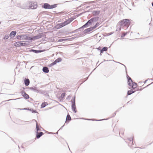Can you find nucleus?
Instances as JSON below:
<instances>
[{"mask_svg":"<svg viewBox=\"0 0 153 153\" xmlns=\"http://www.w3.org/2000/svg\"><path fill=\"white\" fill-rule=\"evenodd\" d=\"M101 53H100V55H101Z\"/></svg>","mask_w":153,"mask_h":153,"instance_id":"nucleus-54","label":"nucleus"},{"mask_svg":"<svg viewBox=\"0 0 153 153\" xmlns=\"http://www.w3.org/2000/svg\"><path fill=\"white\" fill-rule=\"evenodd\" d=\"M20 109L21 110V109H25H25H27L26 108H24V109Z\"/></svg>","mask_w":153,"mask_h":153,"instance_id":"nucleus-48","label":"nucleus"},{"mask_svg":"<svg viewBox=\"0 0 153 153\" xmlns=\"http://www.w3.org/2000/svg\"><path fill=\"white\" fill-rule=\"evenodd\" d=\"M75 95L74 97V98L73 100H71V103H72V105L71 107L72 110L75 112L76 113V107L75 106Z\"/></svg>","mask_w":153,"mask_h":153,"instance_id":"nucleus-3","label":"nucleus"},{"mask_svg":"<svg viewBox=\"0 0 153 153\" xmlns=\"http://www.w3.org/2000/svg\"><path fill=\"white\" fill-rule=\"evenodd\" d=\"M87 22L90 26L93 23L91 19L89 20Z\"/></svg>","mask_w":153,"mask_h":153,"instance_id":"nucleus-30","label":"nucleus"},{"mask_svg":"<svg viewBox=\"0 0 153 153\" xmlns=\"http://www.w3.org/2000/svg\"><path fill=\"white\" fill-rule=\"evenodd\" d=\"M100 25V23L98 22H97L96 24L95 25L92 27L93 28V29H94L98 27Z\"/></svg>","mask_w":153,"mask_h":153,"instance_id":"nucleus-28","label":"nucleus"},{"mask_svg":"<svg viewBox=\"0 0 153 153\" xmlns=\"http://www.w3.org/2000/svg\"><path fill=\"white\" fill-rule=\"evenodd\" d=\"M50 5L48 4L45 3L44 4L42 7L45 9H50Z\"/></svg>","mask_w":153,"mask_h":153,"instance_id":"nucleus-11","label":"nucleus"},{"mask_svg":"<svg viewBox=\"0 0 153 153\" xmlns=\"http://www.w3.org/2000/svg\"><path fill=\"white\" fill-rule=\"evenodd\" d=\"M128 140L130 141H131L132 140H133V138H131L128 139Z\"/></svg>","mask_w":153,"mask_h":153,"instance_id":"nucleus-43","label":"nucleus"},{"mask_svg":"<svg viewBox=\"0 0 153 153\" xmlns=\"http://www.w3.org/2000/svg\"><path fill=\"white\" fill-rule=\"evenodd\" d=\"M121 26H120V25H119V23H118V24L117 25V27H117L116 29V31H120L121 30Z\"/></svg>","mask_w":153,"mask_h":153,"instance_id":"nucleus-27","label":"nucleus"},{"mask_svg":"<svg viewBox=\"0 0 153 153\" xmlns=\"http://www.w3.org/2000/svg\"><path fill=\"white\" fill-rule=\"evenodd\" d=\"M116 114L115 113H114V116H115L116 115Z\"/></svg>","mask_w":153,"mask_h":153,"instance_id":"nucleus-49","label":"nucleus"},{"mask_svg":"<svg viewBox=\"0 0 153 153\" xmlns=\"http://www.w3.org/2000/svg\"><path fill=\"white\" fill-rule=\"evenodd\" d=\"M16 32L15 31H12L10 34V37H13L15 36L16 34Z\"/></svg>","mask_w":153,"mask_h":153,"instance_id":"nucleus-13","label":"nucleus"},{"mask_svg":"<svg viewBox=\"0 0 153 153\" xmlns=\"http://www.w3.org/2000/svg\"><path fill=\"white\" fill-rule=\"evenodd\" d=\"M30 111H31L33 113H36V111L35 110H33V109H30Z\"/></svg>","mask_w":153,"mask_h":153,"instance_id":"nucleus-38","label":"nucleus"},{"mask_svg":"<svg viewBox=\"0 0 153 153\" xmlns=\"http://www.w3.org/2000/svg\"><path fill=\"white\" fill-rule=\"evenodd\" d=\"M45 102L44 103H42L41 105V108H44L46 106V105L45 104Z\"/></svg>","mask_w":153,"mask_h":153,"instance_id":"nucleus-34","label":"nucleus"},{"mask_svg":"<svg viewBox=\"0 0 153 153\" xmlns=\"http://www.w3.org/2000/svg\"><path fill=\"white\" fill-rule=\"evenodd\" d=\"M93 14L95 16H97L99 15L100 13V11H94L93 12Z\"/></svg>","mask_w":153,"mask_h":153,"instance_id":"nucleus-17","label":"nucleus"},{"mask_svg":"<svg viewBox=\"0 0 153 153\" xmlns=\"http://www.w3.org/2000/svg\"><path fill=\"white\" fill-rule=\"evenodd\" d=\"M21 38L22 40L25 39V38L26 35H21Z\"/></svg>","mask_w":153,"mask_h":153,"instance_id":"nucleus-31","label":"nucleus"},{"mask_svg":"<svg viewBox=\"0 0 153 153\" xmlns=\"http://www.w3.org/2000/svg\"><path fill=\"white\" fill-rule=\"evenodd\" d=\"M90 26L88 23L87 22L85 25H83V27H85V28L88 27Z\"/></svg>","mask_w":153,"mask_h":153,"instance_id":"nucleus-32","label":"nucleus"},{"mask_svg":"<svg viewBox=\"0 0 153 153\" xmlns=\"http://www.w3.org/2000/svg\"><path fill=\"white\" fill-rule=\"evenodd\" d=\"M69 19L70 20V21H71V22L72 21L74 20V19L73 18H71Z\"/></svg>","mask_w":153,"mask_h":153,"instance_id":"nucleus-42","label":"nucleus"},{"mask_svg":"<svg viewBox=\"0 0 153 153\" xmlns=\"http://www.w3.org/2000/svg\"><path fill=\"white\" fill-rule=\"evenodd\" d=\"M105 120V119H102V120H96L97 121H101L102 120Z\"/></svg>","mask_w":153,"mask_h":153,"instance_id":"nucleus-46","label":"nucleus"},{"mask_svg":"<svg viewBox=\"0 0 153 153\" xmlns=\"http://www.w3.org/2000/svg\"><path fill=\"white\" fill-rule=\"evenodd\" d=\"M65 22L66 25H67L71 22V21H70V20L69 19L66 21H65Z\"/></svg>","mask_w":153,"mask_h":153,"instance_id":"nucleus-29","label":"nucleus"},{"mask_svg":"<svg viewBox=\"0 0 153 153\" xmlns=\"http://www.w3.org/2000/svg\"><path fill=\"white\" fill-rule=\"evenodd\" d=\"M62 61L61 58L59 57L57 59H56L54 61V62L55 64H56V63L59 62H61Z\"/></svg>","mask_w":153,"mask_h":153,"instance_id":"nucleus-20","label":"nucleus"},{"mask_svg":"<svg viewBox=\"0 0 153 153\" xmlns=\"http://www.w3.org/2000/svg\"><path fill=\"white\" fill-rule=\"evenodd\" d=\"M112 33H108V35H111V34H112Z\"/></svg>","mask_w":153,"mask_h":153,"instance_id":"nucleus-45","label":"nucleus"},{"mask_svg":"<svg viewBox=\"0 0 153 153\" xmlns=\"http://www.w3.org/2000/svg\"><path fill=\"white\" fill-rule=\"evenodd\" d=\"M21 41L17 42L14 43V45L16 47L21 46Z\"/></svg>","mask_w":153,"mask_h":153,"instance_id":"nucleus-15","label":"nucleus"},{"mask_svg":"<svg viewBox=\"0 0 153 153\" xmlns=\"http://www.w3.org/2000/svg\"><path fill=\"white\" fill-rule=\"evenodd\" d=\"M65 95V93H62L61 95V97L62 98H63L64 97Z\"/></svg>","mask_w":153,"mask_h":153,"instance_id":"nucleus-35","label":"nucleus"},{"mask_svg":"<svg viewBox=\"0 0 153 153\" xmlns=\"http://www.w3.org/2000/svg\"><path fill=\"white\" fill-rule=\"evenodd\" d=\"M127 78L128 79V85L130 86H131L132 88L134 89L137 86V84L135 82H133L131 77L127 75Z\"/></svg>","mask_w":153,"mask_h":153,"instance_id":"nucleus-2","label":"nucleus"},{"mask_svg":"<svg viewBox=\"0 0 153 153\" xmlns=\"http://www.w3.org/2000/svg\"><path fill=\"white\" fill-rule=\"evenodd\" d=\"M21 46H25L28 45V43L25 42L24 41H21Z\"/></svg>","mask_w":153,"mask_h":153,"instance_id":"nucleus-21","label":"nucleus"},{"mask_svg":"<svg viewBox=\"0 0 153 153\" xmlns=\"http://www.w3.org/2000/svg\"><path fill=\"white\" fill-rule=\"evenodd\" d=\"M70 97H71V96H69H69H68V98H67H67H70Z\"/></svg>","mask_w":153,"mask_h":153,"instance_id":"nucleus-47","label":"nucleus"},{"mask_svg":"<svg viewBox=\"0 0 153 153\" xmlns=\"http://www.w3.org/2000/svg\"><path fill=\"white\" fill-rule=\"evenodd\" d=\"M57 4H54L51 5H50V9L55 8L57 7Z\"/></svg>","mask_w":153,"mask_h":153,"instance_id":"nucleus-24","label":"nucleus"},{"mask_svg":"<svg viewBox=\"0 0 153 153\" xmlns=\"http://www.w3.org/2000/svg\"><path fill=\"white\" fill-rule=\"evenodd\" d=\"M9 38V36L8 35H6L5 36L4 38V39H7Z\"/></svg>","mask_w":153,"mask_h":153,"instance_id":"nucleus-37","label":"nucleus"},{"mask_svg":"<svg viewBox=\"0 0 153 153\" xmlns=\"http://www.w3.org/2000/svg\"><path fill=\"white\" fill-rule=\"evenodd\" d=\"M85 28V27H83V25L82 27H80L79 28V29H78L76 30H79V29H82V28Z\"/></svg>","mask_w":153,"mask_h":153,"instance_id":"nucleus-41","label":"nucleus"},{"mask_svg":"<svg viewBox=\"0 0 153 153\" xmlns=\"http://www.w3.org/2000/svg\"><path fill=\"white\" fill-rule=\"evenodd\" d=\"M99 17H94V18H91V19L92 20V22L93 23L94 22H97L98 20Z\"/></svg>","mask_w":153,"mask_h":153,"instance_id":"nucleus-16","label":"nucleus"},{"mask_svg":"<svg viewBox=\"0 0 153 153\" xmlns=\"http://www.w3.org/2000/svg\"><path fill=\"white\" fill-rule=\"evenodd\" d=\"M65 40V39H59L58 41L59 42H63V41H64Z\"/></svg>","mask_w":153,"mask_h":153,"instance_id":"nucleus-40","label":"nucleus"},{"mask_svg":"<svg viewBox=\"0 0 153 153\" xmlns=\"http://www.w3.org/2000/svg\"><path fill=\"white\" fill-rule=\"evenodd\" d=\"M37 5L35 2H31L30 3L29 8L32 9H34L36 8Z\"/></svg>","mask_w":153,"mask_h":153,"instance_id":"nucleus-4","label":"nucleus"},{"mask_svg":"<svg viewBox=\"0 0 153 153\" xmlns=\"http://www.w3.org/2000/svg\"><path fill=\"white\" fill-rule=\"evenodd\" d=\"M15 99H10V100H7L6 101H10V100H15Z\"/></svg>","mask_w":153,"mask_h":153,"instance_id":"nucleus-44","label":"nucleus"},{"mask_svg":"<svg viewBox=\"0 0 153 153\" xmlns=\"http://www.w3.org/2000/svg\"><path fill=\"white\" fill-rule=\"evenodd\" d=\"M130 24V22L129 19H123L119 22V25L120 26L123 25L124 26H126L128 27Z\"/></svg>","mask_w":153,"mask_h":153,"instance_id":"nucleus-1","label":"nucleus"},{"mask_svg":"<svg viewBox=\"0 0 153 153\" xmlns=\"http://www.w3.org/2000/svg\"><path fill=\"white\" fill-rule=\"evenodd\" d=\"M71 120V118L69 114H68L67 116L66 120L65 123H66L67 121H70Z\"/></svg>","mask_w":153,"mask_h":153,"instance_id":"nucleus-22","label":"nucleus"},{"mask_svg":"<svg viewBox=\"0 0 153 153\" xmlns=\"http://www.w3.org/2000/svg\"><path fill=\"white\" fill-rule=\"evenodd\" d=\"M146 81H147V80H146V81H145V82H144V83L146 82Z\"/></svg>","mask_w":153,"mask_h":153,"instance_id":"nucleus-53","label":"nucleus"},{"mask_svg":"<svg viewBox=\"0 0 153 153\" xmlns=\"http://www.w3.org/2000/svg\"><path fill=\"white\" fill-rule=\"evenodd\" d=\"M21 35H20L17 36L16 38L18 39H21Z\"/></svg>","mask_w":153,"mask_h":153,"instance_id":"nucleus-36","label":"nucleus"},{"mask_svg":"<svg viewBox=\"0 0 153 153\" xmlns=\"http://www.w3.org/2000/svg\"><path fill=\"white\" fill-rule=\"evenodd\" d=\"M86 120H91V119H87Z\"/></svg>","mask_w":153,"mask_h":153,"instance_id":"nucleus-50","label":"nucleus"},{"mask_svg":"<svg viewBox=\"0 0 153 153\" xmlns=\"http://www.w3.org/2000/svg\"><path fill=\"white\" fill-rule=\"evenodd\" d=\"M30 51L33 52L35 53H40L41 52V51L40 50H36L34 49H31L30 50Z\"/></svg>","mask_w":153,"mask_h":153,"instance_id":"nucleus-19","label":"nucleus"},{"mask_svg":"<svg viewBox=\"0 0 153 153\" xmlns=\"http://www.w3.org/2000/svg\"><path fill=\"white\" fill-rule=\"evenodd\" d=\"M152 6L153 7V2L152 3Z\"/></svg>","mask_w":153,"mask_h":153,"instance_id":"nucleus-51","label":"nucleus"},{"mask_svg":"<svg viewBox=\"0 0 153 153\" xmlns=\"http://www.w3.org/2000/svg\"><path fill=\"white\" fill-rule=\"evenodd\" d=\"M35 121H36V129L37 132H38V131H40V128H39V126L38 125L37 122V121L36 120H35Z\"/></svg>","mask_w":153,"mask_h":153,"instance_id":"nucleus-23","label":"nucleus"},{"mask_svg":"<svg viewBox=\"0 0 153 153\" xmlns=\"http://www.w3.org/2000/svg\"><path fill=\"white\" fill-rule=\"evenodd\" d=\"M42 34H39L38 35L36 36H35L32 37V40H34L36 39H37L41 38L42 37Z\"/></svg>","mask_w":153,"mask_h":153,"instance_id":"nucleus-6","label":"nucleus"},{"mask_svg":"<svg viewBox=\"0 0 153 153\" xmlns=\"http://www.w3.org/2000/svg\"><path fill=\"white\" fill-rule=\"evenodd\" d=\"M93 30H94L93 28L92 27H91L89 28L86 29L84 30L83 31V33L85 34H87L90 31H92Z\"/></svg>","mask_w":153,"mask_h":153,"instance_id":"nucleus-8","label":"nucleus"},{"mask_svg":"<svg viewBox=\"0 0 153 153\" xmlns=\"http://www.w3.org/2000/svg\"><path fill=\"white\" fill-rule=\"evenodd\" d=\"M56 64H55V63H54V62H52V63H51V64L50 65V66H53V65H55Z\"/></svg>","mask_w":153,"mask_h":153,"instance_id":"nucleus-39","label":"nucleus"},{"mask_svg":"<svg viewBox=\"0 0 153 153\" xmlns=\"http://www.w3.org/2000/svg\"><path fill=\"white\" fill-rule=\"evenodd\" d=\"M108 48L106 47H103L101 50H100V53H103V51H106L108 50Z\"/></svg>","mask_w":153,"mask_h":153,"instance_id":"nucleus-18","label":"nucleus"},{"mask_svg":"<svg viewBox=\"0 0 153 153\" xmlns=\"http://www.w3.org/2000/svg\"><path fill=\"white\" fill-rule=\"evenodd\" d=\"M22 95L23 96L25 99H27L29 98V95L27 94L24 91H22L21 92Z\"/></svg>","mask_w":153,"mask_h":153,"instance_id":"nucleus-9","label":"nucleus"},{"mask_svg":"<svg viewBox=\"0 0 153 153\" xmlns=\"http://www.w3.org/2000/svg\"><path fill=\"white\" fill-rule=\"evenodd\" d=\"M43 134V133L42 132H36V137L38 139Z\"/></svg>","mask_w":153,"mask_h":153,"instance_id":"nucleus-10","label":"nucleus"},{"mask_svg":"<svg viewBox=\"0 0 153 153\" xmlns=\"http://www.w3.org/2000/svg\"><path fill=\"white\" fill-rule=\"evenodd\" d=\"M134 91H131V90H129L127 92V94L128 95H130L131 94L133 93H134Z\"/></svg>","mask_w":153,"mask_h":153,"instance_id":"nucleus-25","label":"nucleus"},{"mask_svg":"<svg viewBox=\"0 0 153 153\" xmlns=\"http://www.w3.org/2000/svg\"><path fill=\"white\" fill-rule=\"evenodd\" d=\"M127 33H123L121 37L123 38L127 34Z\"/></svg>","mask_w":153,"mask_h":153,"instance_id":"nucleus-33","label":"nucleus"},{"mask_svg":"<svg viewBox=\"0 0 153 153\" xmlns=\"http://www.w3.org/2000/svg\"><path fill=\"white\" fill-rule=\"evenodd\" d=\"M24 83L26 86H28L30 83L29 80L28 79H25L24 80Z\"/></svg>","mask_w":153,"mask_h":153,"instance_id":"nucleus-12","label":"nucleus"},{"mask_svg":"<svg viewBox=\"0 0 153 153\" xmlns=\"http://www.w3.org/2000/svg\"><path fill=\"white\" fill-rule=\"evenodd\" d=\"M1 22H0V25L1 24Z\"/></svg>","mask_w":153,"mask_h":153,"instance_id":"nucleus-55","label":"nucleus"},{"mask_svg":"<svg viewBox=\"0 0 153 153\" xmlns=\"http://www.w3.org/2000/svg\"><path fill=\"white\" fill-rule=\"evenodd\" d=\"M29 89L32 90H33V91H34V92L37 93H39L41 92V91L39 90L36 87H31L29 88Z\"/></svg>","mask_w":153,"mask_h":153,"instance_id":"nucleus-5","label":"nucleus"},{"mask_svg":"<svg viewBox=\"0 0 153 153\" xmlns=\"http://www.w3.org/2000/svg\"><path fill=\"white\" fill-rule=\"evenodd\" d=\"M32 37H28L26 35L25 38V39L26 40H32Z\"/></svg>","mask_w":153,"mask_h":153,"instance_id":"nucleus-26","label":"nucleus"},{"mask_svg":"<svg viewBox=\"0 0 153 153\" xmlns=\"http://www.w3.org/2000/svg\"><path fill=\"white\" fill-rule=\"evenodd\" d=\"M65 25H66L65 22L63 23L57 24L56 26V27L57 29L61 28Z\"/></svg>","mask_w":153,"mask_h":153,"instance_id":"nucleus-7","label":"nucleus"},{"mask_svg":"<svg viewBox=\"0 0 153 153\" xmlns=\"http://www.w3.org/2000/svg\"><path fill=\"white\" fill-rule=\"evenodd\" d=\"M64 126H64H62V127L60 128V129H61V128H62V127H63V126Z\"/></svg>","mask_w":153,"mask_h":153,"instance_id":"nucleus-52","label":"nucleus"},{"mask_svg":"<svg viewBox=\"0 0 153 153\" xmlns=\"http://www.w3.org/2000/svg\"><path fill=\"white\" fill-rule=\"evenodd\" d=\"M42 71L44 72L45 73H48L49 71L48 68L46 67H43Z\"/></svg>","mask_w":153,"mask_h":153,"instance_id":"nucleus-14","label":"nucleus"},{"mask_svg":"<svg viewBox=\"0 0 153 153\" xmlns=\"http://www.w3.org/2000/svg\"><path fill=\"white\" fill-rule=\"evenodd\" d=\"M28 8H26V9H28Z\"/></svg>","mask_w":153,"mask_h":153,"instance_id":"nucleus-56","label":"nucleus"}]
</instances>
